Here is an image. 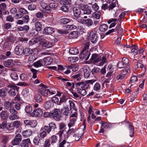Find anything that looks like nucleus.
Returning <instances> with one entry per match:
<instances>
[{
    "label": "nucleus",
    "mask_w": 147,
    "mask_h": 147,
    "mask_svg": "<svg viewBox=\"0 0 147 147\" xmlns=\"http://www.w3.org/2000/svg\"><path fill=\"white\" fill-rule=\"evenodd\" d=\"M89 44L88 42L86 43L84 47L80 53L79 57L80 59L85 61L87 60L90 55V52L88 51Z\"/></svg>",
    "instance_id": "1"
},
{
    "label": "nucleus",
    "mask_w": 147,
    "mask_h": 147,
    "mask_svg": "<svg viewBox=\"0 0 147 147\" xmlns=\"http://www.w3.org/2000/svg\"><path fill=\"white\" fill-rule=\"evenodd\" d=\"M125 15V13L124 12H122L119 16V18L118 19H116L115 18H112L109 19L107 21V22L109 24H111L109 26V28H111L114 27L116 25V22L119 21L121 23V20L122 18L124 17Z\"/></svg>",
    "instance_id": "2"
},
{
    "label": "nucleus",
    "mask_w": 147,
    "mask_h": 147,
    "mask_svg": "<svg viewBox=\"0 0 147 147\" xmlns=\"http://www.w3.org/2000/svg\"><path fill=\"white\" fill-rule=\"evenodd\" d=\"M52 112L50 113V116L56 121H60L61 117V114L60 110L58 109H55Z\"/></svg>",
    "instance_id": "3"
},
{
    "label": "nucleus",
    "mask_w": 147,
    "mask_h": 147,
    "mask_svg": "<svg viewBox=\"0 0 147 147\" xmlns=\"http://www.w3.org/2000/svg\"><path fill=\"white\" fill-rule=\"evenodd\" d=\"M10 114L8 116L9 119L11 120H17L20 118L19 113L14 109H10L9 110Z\"/></svg>",
    "instance_id": "4"
},
{
    "label": "nucleus",
    "mask_w": 147,
    "mask_h": 147,
    "mask_svg": "<svg viewBox=\"0 0 147 147\" xmlns=\"http://www.w3.org/2000/svg\"><path fill=\"white\" fill-rule=\"evenodd\" d=\"M8 87L10 88L8 93L11 96L16 95L18 90L19 87L12 84H10Z\"/></svg>",
    "instance_id": "5"
},
{
    "label": "nucleus",
    "mask_w": 147,
    "mask_h": 147,
    "mask_svg": "<svg viewBox=\"0 0 147 147\" xmlns=\"http://www.w3.org/2000/svg\"><path fill=\"white\" fill-rule=\"evenodd\" d=\"M122 61L125 67L122 70L123 72L125 73H129L130 72L129 66L128 65L129 63L128 59L125 57L122 58Z\"/></svg>",
    "instance_id": "6"
},
{
    "label": "nucleus",
    "mask_w": 147,
    "mask_h": 147,
    "mask_svg": "<svg viewBox=\"0 0 147 147\" xmlns=\"http://www.w3.org/2000/svg\"><path fill=\"white\" fill-rule=\"evenodd\" d=\"M38 94H40L42 96H47L48 95V92L51 94H55L54 92H51L48 89H47L46 88L42 86V87L39 88L38 90Z\"/></svg>",
    "instance_id": "7"
},
{
    "label": "nucleus",
    "mask_w": 147,
    "mask_h": 147,
    "mask_svg": "<svg viewBox=\"0 0 147 147\" xmlns=\"http://www.w3.org/2000/svg\"><path fill=\"white\" fill-rule=\"evenodd\" d=\"M95 29L92 30L90 33L89 38L91 42L93 43H94L97 42L98 40L97 34Z\"/></svg>",
    "instance_id": "8"
},
{
    "label": "nucleus",
    "mask_w": 147,
    "mask_h": 147,
    "mask_svg": "<svg viewBox=\"0 0 147 147\" xmlns=\"http://www.w3.org/2000/svg\"><path fill=\"white\" fill-rule=\"evenodd\" d=\"M22 137L20 134H17L11 141V144L13 145H18L22 141Z\"/></svg>",
    "instance_id": "9"
},
{
    "label": "nucleus",
    "mask_w": 147,
    "mask_h": 147,
    "mask_svg": "<svg viewBox=\"0 0 147 147\" xmlns=\"http://www.w3.org/2000/svg\"><path fill=\"white\" fill-rule=\"evenodd\" d=\"M43 114V112L40 108H38L34 110L31 114L32 116L40 117Z\"/></svg>",
    "instance_id": "10"
},
{
    "label": "nucleus",
    "mask_w": 147,
    "mask_h": 147,
    "mask_svg": "<svg viewBox=\"0 0 147 147\" xmlns=\"http://www.w3.org/2000/svg\"><path fill=\"white\" fill-rule=\"evenodd\" d=\"M66 124L63 122H61L59 124V128L60 130L58 132V134L59 135V137L60 138L62 136L63 132L65 129L64 128L66 127Z\"/></svg>",
    "instance_id": "11"
},
{
    "label": "nucleus",
    "mask_w": 147,
    "mask_h": 147,
    "mask_svg": "<svg viewBox=\"0 0 147 147\" xmlns=\"http://www.w3.org/2000/svg\"><path fill=\"white\" fill-rule=\"evenodd\" d=\"M75 85L76 86L77 88L78 87H80L81 89H87L88 88V85L86 84V82L82 81L75 83Z\"/></svg>",
    "instance_id": "12"
},
{
    "label": "nucleus",
    "mask_w": 147,
    "mask_h": 147,
    "mask_svg": "<svg viewBox=\"0 0 147 147\" xmlns=\"http://www.w3.org/2000/svg\"><path fill=\"white\" fill-rule=\"evenodd\" d=\"M59 147H69L70 146L69 142L66 141L65 140L61 141V140H59L58 144Z\"/></svg>",
    "instance_id": "13"
},
{
    "label": "nucleus",
    "mask_w": 147,
    "mask_h": 147,
    "mask_svg": "<svg viewBox=\"0 0 147 147\" xmlns=\"http://www.w3.org/2000/svg\"><path fill=\"white\" fill-rule=\"evenodd\" d=\"M31 144L30 138L24 139L20 143V146L21 147H29V145Z\"/></svg>",
    "instance_id": "14"
},
{
    "label": "nucleus",
    "mask_w": 147,
    "mask_h": 147,
    "mask_svg": "<svg viewBox=\"0 0 147 147\" xmlns=\"http://www.w3.org/2000/svg\"><path fill=\"white\" fill-rule=\"evenodd\" d=\"M74 16L76 18L80 16L81 13L80 9L78 7H74L72 9Z\"/></svg>",
    "instance_id": "15"
},
{
    "label": "nucleus",
    "mask_w": 147,
    "mask_h": 147,
    "mask_svg": "<svg viewBox=\"0 0 147 147\" xmlns=\"http://www.w3.org/2000/svg\"><path fill=\"white\" fill-rule=\"evenodd\" d=\"M15 53L17 55H21L23 53V48L22 46H17L14 49Z\"/></svg>",
    "instance_id": "16"
},
{
    "label": "nucleus",
    "mask_w": 147,
    "mask_h": 147,
    "mask_svg": "<svg viewBox=\"0 0 147 147\" xmlns=\"http://www.w3.org/2000/svg\"><path fill=\"white\" fill-rule=\"evenodd\" d=\"M100 124L102 127L106 129H110L113 127V124L112 123L102 121L100 122Z\"/></svg>",
    "instance_id": "17"
},
{
    "label": "nucleus",
    "mask_w": 147,
    "mask_h": 147,
    "mask_svg": "<svg viewBox=\"0 0 147 147\" xmlns=\"http://www.w3.org/2000/svg\"><path fill=\"white\" fill-rule=\"evenodd\" d=\"M55 32L54 29L50 27H47L45 28L43 31L44 34H50Z\"/></svg>",
    "instance_id": "18"
},
{
    "label": "nucleus",
    "mask_w": 147,
    "mask_h": 147,
    "mask_svg": "<svg viewBox=\"0 0 147 147\" xmlns=\"http://www.w3.org/2000/svg\"><path fill=\"white\" fill-rule=\"evenodd\" d=\"M42 60H43V63L45 65L51 64L53 61L52 59L50 57H45Z\"/></svg>",
    "instance_id": "19"
},
{
    "label": "nucleus",
    "mask_w": 147,
    "mask_h": 147,
    "mask_svg": "<svg viewBox=\"0 0 147 147\" xmlns=\"http://www.w3.org/2000/svg\"><path fill=\"white\" fill-rule=\"evenodd\" d=\"M69 108L67 106L64 107L61 110V113L66 116H67L69 114Z\"/></svg>",
    "instance_id": "20"
},
{
    "label": "nucleus",
    "mask_w": 147,
    "mask_h": 147,
    "mask_svg": "<svg viewBox=\"0 0 147 147\" xmlns=\"http://www.w3.org/2000/svg\"><path fill=\"white\" fill-rule=\"evenodd\" d=\"M131 52L134 56L137 55L139 51L138 47L137 45H132L131 46Z\"/></svg>",
    "instance_id": "21"
},
{
    "label": "nucleus",
    "mask_w": 147,
    "mask_h": 147,
    "mask_svg": "<svg viewBox=\"0 0 147 147\" xmlns=\"http://www.w3.org/2000/svg\"><path fill=\"white\" fill-rule=\"evenodd\" d=\"M32 134V131L30 129H27L22 132V135L26 137H28Z\"/></svg>",
    "instance_id": "22"
},
{
    "label": "nucleus",
    "mask_w": 147,
    "mask_h": 147,
    "mask_svg": "<svg viewBox=\"0 0 147 147\" xmlns=\"http://www.w3.org/2000/svg\"><path fill=\"white\" fill-rule=\"evenodd\" d=\"M93 23L92 20L90 18L83 20V23L88 27L92 26L93 25Z\"/></svg>",
    "instance_id": "23"
},
{
    "label": "nucleus",
    "mask_w": 147,
    "mask_h": 147,
    "mask_svg": "<svg viewBox=\"0 0 147 147\" xmlns=\"http://www.w3.org/2000/svg\"><path fill=\"white\" fill-rule=\"evenodd\" d=\"M33 53V51L32 49L28 48H26L24 49H23V54L25 56H29L32 54Z\"/></svg>",
    "instance_id": "24"
},
{
    "label": "nucleus",
    "mask_w": 147,
    "mask_h": 147,
    "mask_svg": "<svg viewBox=\"0 0 147 147\" xmlns=\"http://www.w3.org/2000/svg\"><path fill=\"white\" fill-rule=\"evenodd\" d=\"M13 60L12 59L8 60L7 61H3L4 65L7 67H12L14 66V64L13 63Z\"/></svg>",
    "instance_id": "25"
},
{
    "label": "nucleus",
    "mask_w": 147,
    "mask_h": 147,
    "mask_svg": "<svg viewBox=\"0 0 147 147\" xmlns=\"http://www.w3.org/2000/svg\"><path fill=\"white\" fill-rule=\"evenodd\" d=\"M83 135V133L82 132L81 133L80 132H76L73 135V139L76 141H78L79 140L82 135Z\"/></svg>",
    "instance_id": "26"
},
{
    "label": "nucleus",
    "mask_w": 147,
    "mask_h": 147,
    "mask_svg": "<svg viewBox=\"0 0 147 147\" xmlns=\"http://www.w3.org/2000/svg\"><path fill=\"white\" fill-rule=\"evenodd\" d=\"M0 117L1 120H7L8 116L7 112L5 111H2L0 113Z\"/></svg>",
    "instance_id": "27"
},
{
    "label": "nucleus",
    "mask_w": 147,
    "mask_h": 147,
    "mask_svg": "<svg viewBox=\"0 0 147 147\" xmlns=\"http://www.w3.org/2000/svg\"><path fill=\"white\" fill-rule=\"evenodd\" d=\"M7 89L6 88H3L0 89V97L3 98L6 96L7 93L6 91Z\"/></svg>",
    "instance_id": "28"
},
{
    "label": "nucleus",
    "mask_w": 147,
    "mask_h": 147,
    "mask_svg": "<svg viewBox=\"0 0 147 147\" xmlns=\"http://www.w3.org/2000/svg\"><path fill=\"white\" fill-rule=\"evenodd\" d=\"M82 75L80 73L76 72L75 74H72L71 77L73 78L76 79L77 81H80L81 79Z\"/></svg>",
    "instance_id": "29"
},
{
    "label": "nucleus",
    "mask_w": 147,
    "mask_h": 147,
    "mask_svg": "<svg viewBox=\"0 0 147 147\" xmlns=\"http://www.w3.org/2000/svg\"><path fill=\"white\" fill-rule=\"evenodd\" d=\"M43 60L42 59H40L34 62L33 65L36 67H38L43 66Z\"/></svg>",
    "instance_id": "30"
},
{
    "label": "nucleus",
    "mask_w": 147,
    "mask_h": 147,
    "mask_svg": "<svg viewBox=\"0 0 147 147\" xmlns=\"http://www.w3.org/2000/svg\"><path fill=\"white\" fill-rule=\"evenodd\" d=\"M83 71L84 72V77L85 78H87L90 75V72L88 70L86 67H84L83 68Z\"/></svg>",
    "instance_id": "31"
},
{
    "label": "nucleus",
    "mask_w": 147,
    "mask_h": 147,
    "mask_svg": "<svg viewBox=\"0 0 147 147\" xmlns=\"http://www.w3.org/2000/svg\"><path fill=\"white\" fill-rule=\"evenodd\" d=\"M77 89L78 93L82 96H84L87 94L86 89H81L80 88H77Z\"/></svg>",
    "instance_id": "32"
},
{
    "label": "nucleus",
    "mask_w": 147,
    "mask_h": 147,
    "mask_svg": "<svg viewBox=\"0 0 147 147\" xmlns=\"http://www.w3.org/2000/svg\"><path fill=\"white\" fill-rule=\"evenodd\" d=\"M13 104L10 102L6 101L4 103V106L5 108L9 110L10 109H13L12 106Z\"/></svg>",
    "instance_id": "33"
},
{
    "label": "nucleus",
    "mask_w": 147,
    "mask_h": 147,
    "mask_svg": "<svg viewBox=\"0 0 147 147\" xmlns=\"http://www.w3.org/2000/svg\"><path fill=\"white\" fill-rule=\"evenodd\" d=\"M78 36V32L76 31H73L70 33L68 36L69 38H77Z\"/></svg>",
    "instance_id": "34"
},
{
    "label": "nucleus",
    "mask_w": 147,
    "mask_h": 147,
    "mask_svg": "<svg viewBox=\"0 0 147 147\" xmlns=\"http://www.w3.org/2000/svg\"><path fill=\"white\" fill-rule=\"evenodd\" d=\"M107 29V25L104 23L101 24L99 27V30L101 32H104L106 31Z\"/></svg>",
    "instance_id": "35"
},
{
    "label": "nucleus",
    "mask_w": 147,
    "mask_h": 147,
    "mask_svg": "<svg viewBox=\"0 0 147 147\" xmlns=\"http://www.w3.org/2000/svg\"><path fill=\"white\" fill-rule=\"evenodd\" d=\"M51 144L53 145L57 143L58 141V137L55 135H52L51 138Z\"/></svg>",
    "instance_id": "36"
},
{
    "label": "nucleus",
    "mask_w": 147,
    "mask_h": 147,
    "mask_svg": "<svg viewBox=\"0 0 147 147\" xmlns=\"http://www.w3.org/2000/svg\"><path fill=\"white\" fill-rule=\"evenodd\" d=\"M101 15V13L99 11H96L92 14V16L94 18L99 20Z\"/></svg>",
    "instance_id": "37"
},
{
    "label": "nucleus",
    "mask_w": 147,
    "mask_h": 147,
    "mask_svg": "<svg viewBox=\"0 0 147 147\" xmlns=\"http://www.w3.org/2000/svg\"><path fill=\"white\" fill-rule=\"evenodd\" d=\"M76 120V118H70L69 123L68 125V126L69 128L74 126Z\"/></svg>",
    "instance_id": "38"
},
{
    "label": "nucleus",
    "mask_w": 147,
    "mask_h": 147,
    "mask_svg": "<svg viewBox=\"0 0 147 147\" xmlns=\"http://www.w3.org/2000/svg\"><path fill=\"white\" fill-rule=\"evenodd\" d=\"M120 27V25H118L116 27L115 29H112L109 30L106 33V35H108L111 33H112L113 32H115L118 30L119 29V28Z\"/></svg>",
    "instance_id": "39"
},
{
    "label": "nucleus",
    "mask_w": 147,
    "mask_h": 147,
    "mask_svg": "<svg viewBox=\"0 0 147 147\" xmlns=\"http://www.w3.org/2000/svg\"><path fill=\"white\" fill-rule=\"evenodd\" d=\"M53 104L52 101L48 100L45 103L44 105V107L47 109L53 106Z\"/></svg>",
    "instance_id": "40"
},
{
    "label": "nucleus",
    "mask_w": 147,
    "mask_h": 147,
    "mask_svg": "<svg viewBox=\"0 0 147 147\" xmlns=\"http://www.w3.org/2000/svg\"><path fill=\"white\" fill-rule=\"evenodd\" d=\"M70 53L72 55H76L79 53L78 49L76 47L71 48L69 50Z\"/></svg>",
    "instance_id": "41"
},
{
    "label": "nucleus",
    "mask_w": 147,
    "mask_h": 147,
    "mask_svg": "<svg viewBox=\"0 0 147 147\" xmlns=\"http://www.w3.org/2000/svg\"><path fill=\"white\" fill-rule=\"evenodd\" d=\"M75 132V130L73 128H70L67 131L66 133V135L65 136V138H68L69 136L72 134L74 133Z\"/></svg>",
    "instance_id": "42"
},
{
    "label": "nucleus",
    "mask_w": 147,
    "mask_h": 147,
    "mask_svg": "<svg viewBox=\"0 0 147 147\" xmlns=\"http://www.w3.org/2000/svg\"><path fill=\"white\" fill-rule=\"evenodd\" d=\"M34 98L36 102L38 103L42 102L43 100L42 97L39 94L35 95Z\"/></svg>",
    "instance_id": "43"
},
{
    "label": "nucleus",
    "mask_w": 147,
    "mask_h": 147,
    "mask_svg": "<svg viewBox=\"0 0 147 147\" xmlns=\"http://www.w3.org/2000/svg\"><path fill=\"white\" fill-rule=\"evenodd\" d=\"M35 28L36 30L37 31H40L42 29V25L40 22H37L35 23Z\"/></svg>",
    "instance_id": "44"
},
{
    "label": "nucleus",
    "mask_w": 147,
    "mask_h": 147,
    "mask_svg": "<svg viewBox=\"0 0 147 147\" xmlns=\"http://www.w3.org/2000/svg\"><path fill=\"white\" fill-rule=\"evenodd\" d=\"M38 34V31L35 29H33L29 32V36L30 37L34 36H36Z\"/></svg>",
    "instance_id": "45"
},
{
    "label": "nucleus",
    "mask_w": 147,
    "mask_h": 147,
    "mask_svg": "<svg viewBox=\"0 0 147 147\" xmlns=\"http://www.w3.org/2000/svg\"><path fill=\"white\" fill-rule=\"evenodd\" d=\"M98 55L96 54H94L92 55V56L90 59V61H94L96 62H98L99 59L98 58Z\"/></svg>",
    "instance_id": "46"
},
{
    "label": "nucleus",
    "mask_w": 147,
    "mask_h": 147,
    "mask_svg": "<svg viewBox=\"0 0 147 147\" xmlns=\"http://www.w3.org/2000/svg\"><path fill=\"white\" fill-rule=\"evenodd\" d=\"M101 88V86L100 83L97 82L94 84L93 87V90L94 91H98Z\"/></svg>",
    "instance_id": "47"
},
{
    "label": "nucleus",
    "mask_w": 147,
    "mask_h": 147,
    "mask_svg": "<svg viewBox=\"0 0 147 147\" xmlns=\"http://www.w3.org/2000/svg\"><path fill=\"white\" fill-rule=\"evenodd\" d=\"M106 58L105 56H102L101 57L100 59H99L98 62H99V64L100 65H103L106 62Z\"/></svg>",
    "instance_id": "48"
},
{
    "label": "nucleus",
    "mask_w": 147,
    "mask_h": 147,
    "mask_svg": "<svg viewBox=\"0 0 147 147\" xmlns=\"http://www.w3.org/2000/svg\"><path fill=\"white\" fill-rule=\"evenodd\" d=\"M1 139V142L4 144H6L7 143L8 139L9 137L7 136L2 135L0 136Z\"/></svg>",
    "instance_id": "49"
},
{
    "label": "nucleus",
    "mask_w": 147,
    "mask_h": 147,
    "mask_svg": "<svg viewBox=\"0 0 147 147\" xmlns=\"http://www.w3.org/2000/svg\"><path fill=\"white\" fill-rule=\"evenodd\" d=\"M52 46V44L51 42L49 41H46L42 45L43 47H45L47 48H49Z\"/></svg>",
    "instance_id": "50"
},
{
    "label": "nucleus",
    "mask_w": 147,
    "mask_h": 147,
    "mask_svg": "<svg viewBox=\"0 0 147 147\" xmlns=\"http://www.w3.org/2000/svg\"><path fill=\"white\" fill-rule=\"evenodd\" d=\"M44 129L45 130L44 131H46L47 133L48 134H49L50 133L52 130V129H51L49 126H44L43 127H42L41 128L40 130H43Z\"/></svg>",
    "instance_id": "51"
},
{
    "label": "nucleus",
    "mask_w": 147,
    "mask_h": 147,
    "mask_svg": "<svg viewBox=\"0 0 147 147\" xmlns=\"http://www.w3.org/2000/svg\"><path fill=\"white\" fill-rule=\"evenodd\" d=\"M67 100V98L65 95H63L60 98L59 101V105H60L62 103H65Z\"/></svg>",
    "instance_id": "52"
},
{
    "label": "nucleus",
    "mask_w": 147,
    "mask_h": 147,
    "mask_svg": "<svg viewBox=\"0 0 147 147\" xmlns=\"http://www.w3.org/2000/svg\"><path fill=\"white\" fill-rule=\"evenodd\" d=\"M39 135L40 136V138L42 139H44L47 136V133L46 131H42L40 133Z\"/></svg>",
    "instance_id": "53"
},
{
    "label": "nucleus",
    "mask_w": 147,
    "mask_h": 147,
    "mask_svg": "<svg viewBox=\"0 0 147 147\" xmlns=\"http://www.w3.org/2000/svg\"><path fill=\"white\" fill-rule=\"evenodd\" d=\"M40 138H39V137L36 136L33 139V142L34 144L36 145H38L39 141L40 140Z\"/></svg>",
    "instance_id": "54"
},
{
    "label": "nucleus",
    "mask_w": 147,
    "mask_h": 147,
    "mask_svg": "<svg viewBox=\"0 0 147 147\" xmlns=\"http://www.w3.org/2000/svg\"><path fill=\"white\" fill-rule=\"evenodd\" d=\"M40 6L41 7L44 9L49 10H50L49 7L46 3L44 2H42L40 3Z\"/></svg>",
    "instance_id": "55"
},
{
    "label": "nucleus",
    "mask_w": 147,
    "mask_h": 147,
    "mask_svg": "<svg viewBox=\"0 0 147 147\" xmlns=\"http://www.w3.org/2000/svg\"><path fill=\"white\" fill-rule=\"evenodd\" d=\"M11 78L13 80H16L18 78V76L17 74L14 72H12L11 74Z\"/></svg>",
    "instance_id": "56"
},
{
    "label": "nucleus",
    "mask_w": 147,
    "mask_h": 147,
    "mask_svg": "<svg viewBox=\"0 0 147 147\" xmlns=\"http://www.w3.org/2000/svg\"><path fill=\"white\" fill-rule=\"evenodd\" d=\"M69 22V20L66 18H64L61 19L60 20V23L61 24H65L68 23Z\"/></svg>",
    "instance_id": "57"
},
{
    "label": "nucleus",
    "mask_w": 147,
    "mask_h": 147,
    "mask_svg": "<svg viewBox=\"0 0 147 147\" xmlns=\"http://www.w3.org/2000/svg\"><path fill=\"white\" fill-rule=\"evenodd\" d=\"M58 6V4L56 3H51L49 4V8L53 9H55Z\"/></svg>",
    "instance_id": "58"
},
{
    "label": "nucleus",
    "mask_w": 147,
    "mask_h": 147,
    "mask_svg": "<svg viewBox=\"0 0 147 147\" xmlns=\"http://www.w3.org/2000/svg\"><path fill=\"white\" fill-rule=\"evenodd\" d=\"M32 107L30 105L26 106L25 108V111L27 113H30L32 111Z\"/></svg>",
    "instance_id": "59"
},
{
    "label": "nucleus",
    "mask_w": 147,
    "mask_h": 147,
    "mask_svg": "<svg viewBox=\"0 0 147 147\" xmlns=\"http://www.w3.org/2000/svg\"><path fill=\"white\" fill-rule=\"evenodd\" d=\"M71 0H61L60 3L64 5H70L71 4Z\"/></svg>",
    "instance_id": "60"
},
{
    "label": "nucleus",
    "mask_w": 147,
    "mask_h": 147,
    "mask_svg": "<svg viewBox=\"0 0 147 147\" xmlns=\"http://www.w3.org/2000/svg\"><path fill=\"white\" fill-rule=\"evenodd\" d=\"M49 125L52 130H55L57 129L56 125L54 122H52L49 123Z\"/></svg>",
    "instance_id": "61"
},
{
    "label": "nucleus",
    "mask_w": 147,
    "mask_h": 147,
    "mask_svg": "<svg viewBox=\"0 0 147 147\" xmlns=\"http://www.w3.org/2000/svg\"><path fill=\"white\" fill-rule=\"evenodd\" d=\"M91 10L90 7L88 6V7L86 8V9H85L83 12L84 14L88 15L91 14Z\"/></svg>",
    "instance_id": "62"
},
{
    "label": "nucleus",
    "mask_w": 147,
    "mask_h": 147,
    "mask_svg": "<svg viewBox=\"0 0 147 147\" xmlns=\"http://www.w3.org/2000/svg\"><path fill=\"white\" fill-rule=\"evenodd\" d=\"M36 59V58L34 55H30L28 59V62L29 63H30L33 62Z\"/></svg>",
    "instance_id": "63"
},
{
    "label": "nucleus",
    "mask_w": 147,
    "mask_h": 147,
    "mask_svg": "<svg viewBox=\"0 0 147 147\" xmlns=\"http://www.w3.org/2000/svg\"><path fill=\"white\" fill-rule=\"evenodd\" d=\"M22 20H23L24 23H28L30 20L29 16L28 15L24 16L22 17Z\"/></svg>",
    "instance_id": "64"
}]
</instances>
